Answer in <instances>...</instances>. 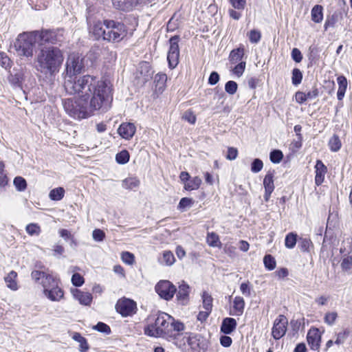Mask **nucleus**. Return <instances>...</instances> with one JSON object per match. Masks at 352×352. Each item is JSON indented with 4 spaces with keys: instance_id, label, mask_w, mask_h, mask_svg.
<instances>
[{
    "instance_id": "nucleus-43",
    "label": "nucleus",
    "mask_w": 352,
    "mask_h": 352,
    "mask_svg": "<svg viewBox=\"0 0 352 352\" xmlns=\"http://www.w3.org/2000/svg\"><path fill=\"white\" fill-rule=\"evenodd\" d=\"M13 184L18 191H24L27 188L26 180L21 176L16 177Z\"/></svg>"
},
{
    "instance_id": "nucleus-11",
    "label": "nucleus",
    "mask_w": 352,
    "mask_h": 352,
    "mask_svg": "<svg viewBox=\"0 0 352 352\" xmlns=\"http://www.w3.org/2000/svg\"><path fill=\"white\" fill-rule=\"evenodd\" d=\"M155 290L161 298L169 301L173 299L177 288L170 281L162 280L156 284Z\"/></svg>"
},
{
    "instance_id": "nucleus-56",
    "label": "nucleus",
    "mask_w": 352,
    "mask_h": 352,
    "mask_svg": "<svg viewBox=\"0 0 352 352\" xmlns=\"http://www.w3.org/2000/svg\"><path fill=\"white\" fill-rule=\"evenodd\" d=\"M245 61H241L240 63H237V64L233 68L232 72L238 77L241 76L245 71Z\"/></svg>"
},
{
    "instance_id": "nucleus-64",
    "label": "nucleus",
    "mask_w": 352,
    "mask_h": 352,
    "mask_svg": "<svg viewBox=\"0 0 352 352\" xmlns=\"http://www.w3.org/2000/svg\"><path fill=\"white\" fill-rule=\"evenodd\" d=\"M232 343V338L228 335L224 334L220 337V344L223 347H229Z\"/></svg>"
},
{
    "instance_id": "nucleus-28",
    "label": "nucleus",
    "mask_w": 352,
    "mask_h": 352,
    "mask_svg": "<svg viewBox=\"0 0 352 352\" xmlns=\"http://www.w3.org/2000/svg\"><path fill=\"white\" fill-rule=\"evenodd\" d=\"M337 82L338 84V89L337 92V98L339 100H342L344 97L345 92L347 89L348 82L346 78L340 75L337 78Z\"/></svg>"
},
{
    "instance_id": "nucleus-61",
    "label": "nucleus",
    "mask_w": 352,
    "mask_h": 352,
    "mask_svg": "<svg viewBox=\"0 0 352 352\" xmlns=\"http://www.w3.org/2000/svg\"><path fill=\"white\" fill-rule=\"evenodd\" d=\"M341 267L343 270L347 271L352 267V256L344 257L341 262Z\"/></svg>"
},
{
    "instance_id": "nucleus-29",
    "label": "nucleus",
    "mask_w": 352,
    "mask_h": 352,
    "mask_svg": "<svg viewBox=\"0 0 352 352\" xmlns=\"http://www.w3.org/2000/svg\"><path fill=\"white\" fill-rule=\"evenodd\" d=\"M206 241L208 246L211 248H217L221 249L223 247L219 236L214 232H208Z\"/></svg>"
},
{
    "instance_id": "nucleus-30",
    "label": "nucleus",
    "mask_w": 352,
    "mask_h": 352,
    "mask_svg": "<svg viewBox=\"0 0 352 352\" xmlns=\"http://www.w3.org/2000/svg\"><path fill=\"white\" fill-rule=\"evenodd\" d=\"M202 184L201 178L198 176L191 177L186 184H184V188L187 191H192L198 190Z\"/></svg>"
},
{
    "instance_id": "nucleus-41",
    "label": "nucleus",
    "mask_w": 352,
    "mask_h": 352,
    "mask_svg": "<svg viewBox=\"0 0 352 352\" xmlns=\"http://www.w3.org/2000/svg\"><path fill=\"white\" fill-rule=\"evenodd\" d=\"M263 264L265 267L270 271L274 270L276 266V260L271 254H266L264 256Z\"/></svg>"
},
{
    "instance_id": "nucleus-46",
    "label": "nucleus",
    "mask_w": 352,
    "mask_h": 352,
    "mask_svg": "<svg viewBox=\"0 0 352 352\" xmlns=\"http://www.w3.org/2000/svg\"><path fill=\"white\" fill-rule=\"evenodd\" d=\"M0 65L6 69H10L12 65L10 58L3 52H0Z\"/></svg>"
},
{
    "instance_id": "nucleus-60",
    "label": "nucleus",
    "mask_w": 352,
    "mask_h": 352,
    "mask_svg": "<svg viewBox=\"0 0 352 352\" xmlns=\"http://www.w3.org/2000/svg\"><path fill=\"white\" fill-rule=\"evenodd\" d=\"M251 285L249 281L242 283L240 285V290L241 293L246 297L251 296Z\"/></svg>"
},
{
    "instance_id": "nucleus-2",
    "label": "nucleus",
    "mask_w": 352,
    "mask_h": 352,
    "mask_svg": "<svg viewBox=\"0 0 352 352\" xmlns=\"http://www.w3.org/2000/svg\"><path fill=\"white\" fill-rule=\"evenodd\" d=\"M184 329L183 322L165 312L157 311L147 317L144 333L150 337L163 338L174 342L178 333Z\"/></svg>"
},
{
    "instance_id": "nucleus-38",
    "label": "nucleus",
    "mask_w": 352,
    "mask_h": 352,
    "mask_svg": "<svg viewBox=\"0 0 352 352\" xmlns=\"http://www.w3.org/2000/svg\"><path fill=\"white\" fill-rule=\"evenodd\" d=\"M175 257L170 250H165L162 252V261L160 263L167 266H171L175 263Z\"/></svg>"
},
{
    "instance_id": "nucleus-17",
    "label": "nucleus",
    "mask_w": 352,
    "mask_h": 352,
    "mask_svg": "<svg viewBox=\"0 0 352 352\" xmlns=\"http://www.w3.org/2000/svg\"><path fill=\"white\" fill-rule=\"evenodd\" d=\"M234 9L228 10L229 16L234 19L239 20L242 14L241 11H243L246 6V0H228Z\"/></svg>"
},
{
    "instance_id": "nucleus-4",
    "label": "nucleus",
    "mask_w": 352,
    "mask_h": 352,
    "mask_svg": "<svg viewBox=\"0 0 352 352\" xmlns=\"http://www.w3.org/2000/svg\"><path fill=\"white\" fill-rule=\"evenodd\" d=\"M174 344L182 349L188 345L193 352H206L208 349V342L203 336L191 332L179 333Z\"/></svg>"
},
{
    "instance_id": "nucleus-34",
    "label": "nucleus",
    "mask_w": 352,
    "mask_h": 352,
    "mask_svg": "<svg viewBox=\"0 0 352 352\" xmlns=\"http://www.w3.org/2000/svg\"><path fill=\"white\" fill-rule=\"evenodd\" d=\"M298 239V236L296 232H290L285 236V246L287 249H293L296 246Z\"/></svg>"
},
{
    "instance_id": "nucleus-54",
    "label": "nucleus",
    "mask_w": 352,
    "mask_h": 352,
    "mask_svg": "<svg viewBox=\"0 0 352 352\" xmlns=\"http://www.w3.org/2000/svg\"><path fill=\"white\" fill-rule=\"evenodd\" d=\"M72 283L75 287H80L85 283L84 277L79 273H74L72 276Z\"/></svg>"
},
{
    "instance_id": "nucleus-36",
    "label": "nucleus",
    "mask_w": 352,
    "mask_h": 352,
    "mask_svg": "<svg viewBox=\"0 0 352 352\" xmlns=\"http://www.w3.org/2000/svg\"><path fill=\"white\" fill-rule=\"evenodd\" d=\"M328 146L332 152L338 151L342 147V142L337 134H334L329 140Z\"/></svg>"
},
{
    "instance_id": "nucleus-40",
    "label": "nucleus",
    "mask_w": 352,
    "mask_h": 352,
    "mask_svg": "<svg viewBox=\"0 0 352 352\" xmlns=\"http://www.w3.org/2000/svg\"><path fill=\"white\" fill-rule=\"evenodd\" d=\"M25 231L30 236H38L41 232V228L38 223H30L26 226Z\"/></svg>"
},
{
    "instance_id": "nucleus-33",
    "label": "nucleus",
    "mask_w": 352,
    "mask_h": 352,
    "mask_svg": "<svg viewBox=\"0 0 352 352\" xmlns=\"http://www.w3.org/2000/svg\"><path fill=\"white\" fill-rule=\"evenodd\" d=\"M298 248L302 252H310L314 248V244L309 238L300 237L298 239Z\"/></svg>"
},
{
    "instance_id": "nucleus-20",
    "label": "nucleus",
    "mask_w": 352,
    "mask_h": 352,
    "mask_svg": "<svg viewBox=\"0 0 352 352\" xmlns=\"http://www.w3.org/2000/svg\"><path fill=\"white\" fill-rule=\"evenodd\" d=\"M136 127L133 123L122 122L118 129V134L124 139L129 140L135 135Z\"/></svg>"
},
{
    "instance_id": "nucleus-12",
    "label": "nucleus",
    "mask_w": 352,
    "mask_h": 352,
    "mask_svg": "<svg viewBox=\"0 0 352 352\" xmlns=\"http://www.w3.org/2000/svg\"><path fill=\"white\" fill-rule=\"evenodd\" d=\"M288 320L283 314H280L274 321L272 328V336L275 340L283 338L287 329Z\"/></svg>"
},
{
    "instance_id": "nucleus-52",
    "label": "nucleus",
    "mask_w": 352,
    "mask_h": 352,
    "mask_svg": "<svg viewBox=\"0 0 352 352\" xmlns=\"http://www.w3.org/2000/svg\"><path fill=\"white\" fill-rule=\"evenodd\" d=\"M223 252L230 257H234L236 254V248L232 243H226L223 245Z\"/></svg>"
},
{
    "instance_id": "nucleus-35",
    "label": "nucleus",
    "mask_w": 352,
    "mask_h": 352,
    "mask_svg": "<svg viewBox=\"0 0 352 352\" xmlns=\"http://www.w3.org/2000/svg\"><path fill=\"white\" fill-rule=\"evenodd\" d=\"M201 299L203 309L212 312L213 307V298L212 296L207 292H204L201 295Z\"/></svg>"
},
{
    "instance_id": "nucleus-1",
    "label": "nucleus",
    "mask_w": 352,
    "mask_h": 352,
    "mask_svg": "<svg viewBox=\"0 0 352 352\" xmlns=\"http://www.w3.org/2000/svg\"><path fill=\"white\" fill-rule=\"evenodd\" d=\"M84 68L83 59L77 53H70L66 61L64 87L69 94L78 95L76 98L63 101L66 112L74 118L85 119L106 107L112 98L111 82L90 74L79 78L76 75Z\"/></svg>"
},
{
    "instance_id": "nucleus-24",
    "label": "nucleus",
    "mask_w": 352,
    "mask_h": 352,
    "mask_svg": "<svg viewBox=\"0 0 352 352\" xmlns=\"http://www.w3.org/2000/svg\"><path fill=\"white\" fill-rule=\"evenodd\" d=\"M245 56V47L244 45L240 44L239 46L233 49L229 54L228 60L231 64H236L243 61V58Z\"/></svg>"
},
{
    "instance_id": "nucleus-53",
    "label": "nucleus",
    "mask_w": 352,
    "mask_h": 352,
    "mask_svg": "<svg viewBox=\"0 0 352 352\" xmlns=\"http://www.w3.org/2000/svg\"><path fill=\"white\" fill-rule=\"evenodd\" d=\"M238 88V85L235 81L229 80L225 85V90L226 91L231 95L234 94Z\"/></svg>"
},
{
    "instance_id": "nucleus-15",
    "label": "nucleus",
    "mask_w": 352,
    "mask_h": 352,
    "mask_svg": "<svg viewBox=\"0 0 352 352\" xmlns=\"http://www.w3.org/2000/svg\"><path fill=\"white\" fill-rule=\"evenodd\" d=\"M114 8L120 11L130 12L141 3L142 0H111Z\"/></svg>"
},
{
    "instance_id": "nucleus-22",
    "label": "nucleus",
    "mask_w": 352,
    "mask_h": 352,
    "mask_svg": "<svg viewBox=\"0 0 352 352\" xmlns=\"http://www.w3.org/2000/svg\"><path fill=\"white\" fill-rule=\"evenodd\" d=\"M245 302L243 297L236 296L234 297L232 306L230 310V315L241 316L243 315L245 309Z\"/></svg>"
},
{
    "instance_id": "nucleus-21",
    "label": "nucleus",
    "mask_w": 352,
    "mask_h": 352,
    "mask_svg": "<svg viewBox=\"0 0 352 352\" xmlns=\"http://www.w3.org/2000/svg\"><path fill=\"white\" fill-rule=\"evenodd\" d=\"M72 294L74 298L78 300L80 304L89 306L93 300L92 294L89 292H83L77 288L72 289Z\"/></svg>"
},
{
    "instance_id": "nucleus-18",
    "label": "nucleus",
    "mask_w": 352,
    "mask_h": 352,
    "mask_svg": "<svg viewBox=\"0 0 352 352\" xmlns=\"http://www.w3.org/2000/svg\"><path fill=\"white\" fill-rule=\"evenodd\" d=\"M307 340L311 350H318L321 341V336L319 329L316 327H311L307 333Z\"/></svg>"
},
{
    "instance_id": "nucleus-9",
    "label": "nucleus",
    "mask_w": 352,
    "mask_h": 352,
    "mask_svg": "<svg viewBox=\"0 0 352 352\" xmlns=\"http://www.w3.org/2000/svg\"><path fill=\"white\" fill-rule=\"evenodd\" d=\"M179 41L180 36L179 35L173 36L168 40L169 47L167 53V60L170 69L175 68L179 62Z\"/></svg>"
},
{
    "instance_id": "nucleus-8",
    "label": "nucleus",
    "mask_w": 352,
    "mask_h": 352,
    "mask_svg": "<svg viewBox=\"0 0 352 352\" xmlns=\"http://www.w3.org/2000/svg\"><path fill=\"white\" fill-rule=\"evenodd\" d=\"M103 24L106 28V41L119 43L127 35V28L122 22L112 19H104L103 20Z\"/></svg>"
},
{
    "instance_id": "nucleus-44",
    "label": "nucleus",
    "mask_w": 352,
    "mask_h": 352,
    "mask_svg": "<svg viewBox=\"0 0 352 352\" xmlns=\"http://www.w3.org/2000/svg\"><path fill=\"white\" fill-rule=\"evenodd\" d=\"M249 41L252 43H258L261 39V32L258 30H251L248 33Z\"/></svg>"
},
{
    "instance_id": "nucleus-47",
    "label": "nucleus",
    "mask_w": 352,
    "mask_h": 352,
    "mask_svg": "<svg viewBox=\"0 0 352 352\" xmlns=\"http://www.w3.org/2000/svg\"><path fill=\"white\" fill-rule=\"evenodd\" d=\"M338 317L336 311H329L324 314V322L328 325H333Z\"/></svg>"
},
{
    "instance_id": "nucleus-7",
    "label": "nucleus",
    "mask_w": 352,
    "mask_h": 352,
    "mask_svg": "<svg viewBox=\"0 0 352 352\" xmlns=\"http://www.w3.org/2000/svg\"><path fill=\"white\" fill-rule=\"evenodd\" d=\"M36 43H38V40L35 31H31L20 34L16 40L14 47L19 55L32 57Z\"/></svg>"
},
{
    "instance_id": "nucleus-48",
    "label": "nucleus",
    "mask_w": 352,
    "mask_h": 352,
    "mask_svg": "<svg viewBox=\"0 0 352 352\" xmlns=\"http://www.w3.org/2000/svg\"><path fill=\"white\" fill-rule=\"evenodd\" d=\"M283 158V152L280 150H274L270 154V161L274 164H278Z\"/></svg>"
},
{
    "instance_id": "nucleus-16",
    "label": "nucleus",
    "mask_w": 352,
    "mask_h": 352,
    "mask_svg": "<svg viewBox=\"0 0 352 352\" xmlns=\"http://www.w3.org/2000/svg\"><path fill=\"white\" fill-rule=\"evenodd\" d=\"M274 170H269L265 175L263 179V186L265 188L264 199L268 201L270 199L271 195L274 190L275 186L274 183Z\"/></svg>"
},
{
    "instance_id": "nucleus-63",
    "label": "nucleus",
    "mask_w": 352,
    "mask_h": 352,
    "mask_svg": "<svg viewBox=\"0 0 352 352\" xmlns=\"http://www.w3.org/2000/svg\"><path fill=\"white\" fill-rule=\"evenodd\" d=\"M238 156V150L234 147H228L226 158L229 160H234Z\"/></svg>"
},
{
    "instance_id": "nucleus-37",
    "label": "nucleus",
    "mask_w": 352,
    "mask_h": 352,
    "mask_svg": "<svg viewBox=\"0 0 352 352\" xmlns=\"http://www.w3.org/2000/svg\"><path fill=\"white\" fill-rule=\"evenodd\" d=\"M58 234L60 236L64 239L65 241L69 240L71 245H77V241L75 239L74 235L72 234L69 230L67 229H60L58 230Z\"/></svg>"
},
{
    "instance_id": "nucleus-23",
    "label": "nucleus",
    "mask_w": 352,
    "mask_h": 352,
    "mask_svg": "<svg viewBox=\"0 0 352 352\" xmlns=\"http://www.w3.org/2000/svg\"><path fill=\"white\" fill-rule=\"evenodd\" d=\"M236 327V320L233 318L227 317L223 319L220 331L223 334L229 335L235 331Z\"/></svg>"
},
{
    "instance_id": "nucleus-59",
    "label": "nucleus",
    "mask_w": 352,
    "mask_h": 352,
    "mask_svg": "<svg viewBox=\"0 0 352 352\" xmlns=\"http://www.w3.org/2000/svg\"><path fill=\"white\" fill-rule=\"evenodd\" d=\"M263 168V161L260 159H255L251 164V170L253 173H258Z\"/></svg>"
},
{
    "instance_id": "nucleus-62",
    "label": "nucleus",
    "mask_w": 352,
    "mask_h": 352,
    "mask_svg": "<svg viewBox=\"0 0 352 352\" xmlns=\"http://www.w3.org/2000/svg\"><path fill=\"white\" fill-rule=\"evenodd\" d=\"M92 236L96 241H102L105 239V233L100 229H95Z\"/></svg>"
},
{
    "instance_id": "nucleus-25",
    "label": "nucleus",
    "mask_w": 352,
    "mask_h": 352,
    "mask_svg": "<svg viewBox=\"0 0 352 352\" xmlns=\"http://www.w3.org/2000/svg\"><path fill=\"white\" fill-rule=\"evenodd\" d=\"M167 76L164 73H158L154 77L155 92L162 94L166 87Z\"/></svg>"
},
{
    "instance_id": "nucleus-5",
    "label": "nucleus",
    "mask_w": 352,
    "mask_h": 352,
    "mask_svg": "<svg viewBox=\"0 0 352 352\" xmlns=\"http://www.w3.org/2000/svg\"><path fill=\"white\" fill-rule=\"evenodd\" d=\"M35 267L36 269L31 272L30 276L36 284L41 286L43 291L55 285V283L60 280L52 270L41 263H36Z\"/></svg>"
},
{
    "instance_id": "nucleus-6",
    "label": "nucleus",
    "mask_w": 352,
    "mask_h": 352,
    "mask_svg": "<svg viewBox=\"0 0 352 352\" xmlns=\"http://www.w3.org/2000/svg\"><path fill=\"white\" fill-rule=\"evenodd\" d=\"M40 46L46 45H59L65 40L64 30L62 28H42L39 30H34Z\"/></svg>"
},
{
    "instance_id": "nucleus-19",
    "label": "nucleus",
    "mask_w": 352,
    "mask_h": 352,
    "mask_svg": "<svg viewBox=\"0 0 352 352\" xmlns=\"http://www.w3.org/2000/svg\"><path fill=\"white\" fill-rule=\"evenodd\" d=\"M315 169V184L317 186L322 185L324 181L325 175L327 173V167L320 160H317L314 166Z\"/></svg>"
},
{
    "instance_id": "nucleus-3",
    "label": "nucleus",
    "mask_w": 352,
    "mask_h": 352,
    "mask_svg": "<svg viewBox=\"0 0 352 352\" xmlns=\"http://www.w3.org/2000/svg\"><path fill=\"white\" fill-rule=\"evenodd\" d=\"M63 60L62 50L55 46L41 47L36 58L37 69L41 72L50 74L59 72Z\"/></svg>"
},
{
    "instance_id": "nucleus-50",
    "label": "nucleus",
    "mask_w": 352,
    "mask_h": 352,
    "mask_svg": "<svg viewBox=\"0 0 352 352\" xmlns=\"http://www.w3.org/2000/svg\"><path fill=\"white\" fill-rule=\"evenodd\" d=\"M302 80V74L301 71L298 68H294L292 70V81L294 85H299Z\"/></svg>"
},
{
    "instance_id": "nucleus-58",
    "label": "nucleus",
    "mask_w": 352,
    "mask_h": 352,
    "mask_svg": "<svg viewBox=\"0 0 352 352\" xmlns=\"http://www.w3.org/2000/svg\"><path fill=\"white\" fill-rule=\"evenodd\" d=\"M122 261L128 265H132L135 262L134 255L129 252H123L121 255Z\"/></svg>"
},
{
    "instance_id": "nucleus-26",
    "label": "nucleus",
    "mask_w": 352,
    "mask_h": 352,
    "mask_svg": "<svg viewBox=\"0 0 352 352\" xmlns=\"http://www.w3.org/2000/svg\"><path fill=\"white\" fill-rule=\"evenodd\" d=\"M91 33L96 40L102 39L106 41V28L103 24V21H98L96 22L91 28Z\"/></svg>"
},
{
    "instance_id": "nucleus-27",
    "label": "nucleus",
    "mask_w": 352,
    "mask_h": 352,
    "mask_svg": "<svg viewBox=\"0 0 352 352\" xmlns=\"http://www.w3.org/2000/svg\"><path fill=\"white\" fill-rule=\"evenodd\" d=\"M18 274L14 270L10 271L4 278L6 286L12 291H16L19 289Z\"/></svg>"
},
{
    "instance_id": "nucleus-57",
    "label": "nucleus",
    "mask_w": 352,
    "mask_h": 352,
    "mask_svg": "<svg viewBox=\"0 0 352 352\" xmlns=\"http://www.w3.org/2000/svg\"><path fill=\"white\" fill-rule=\"evenodd\" d=\"M94 329L106 334H110L111 332L110 327L102 322H98Z\"/></svg>"
},
{
    "instance_id": "nucleus-45",
    "label": "nucleus",
    "mask_w": 352,
    "mask_h": 352,
    "mask_svg": "<svg viewBox=\"0 0 352 352\" xmlns=\"http://www.w3.org/2000/svg\"><path fill=\"white\" fill-rule=\"evenodd\" d=\"M350 334L351 330L349 329H344L342 331L337 334V338L334 343L338 345L343 344Z\"/></svg>"
},
{
    "instance_id": "nucleus-10",
    "label": "nucleus",
    "mask_w": 352,
    "mask_h": 352,
    "mask_svg": "<svg viewBox=\"0 0 352 352\" xmlns=\"http://www.w3.org/2000/svg\"><path fill=\"white\" fill-rule=\"evenodd\" d=\"M115 309L122 317L132 316L138 311L136 302L126 297H122L117 300Z\"/></svg>"
},
{
    "instance_id": "nucleus-13",
    "label": "nucleus",
    "mask_w": 352,
    "mask_h": 352,
    "mask_svg": "<svg viewBox=\"0 0 352 352\" xmlns=\"http://www.w3.org/2000/svg\"><path fill=\"white\" fill-rule=\"evenodd\" d=\"M64 291L60 287V280L55 285L43 290V294L51 301H60L64 298Z\"/></svg>"
},
{
    "instance_id": "nucleus-39",
    "label": "nucleus",
    "mask_w": 352,
    "mask_h": 352,
    "mask_svg": "<svg viewBox=\"0 0 352 352\" xmlns=\"http://www.w3.org/2000/svg\"><path fill=\"white\" fill-rule=\"evenodd\" d=\"M65 192L63 187L55 188L50 192L49 197L51 200L60 201L64 197Z\"/></svg>"
},
{
    "instance_id": "nucleus-31",
    "label": "nucleus",
    "mask_w": 352,
    "mask_h": 352,
    "mask_svg": "<svg viewBox=\"0 0 352 352\" xmlns=\"http://www.w3.org/2000/svg\"><path fill=\"white\" fill-rule=\"evenodd\" d=\"M311 17L314 23H321L323 20V7L320 5L314 6L311 11Z\"/></svg>"
},
{
    "instance_id": "nucleus-14",
    "label": "nucleus",
    "mask_w": 352,
    "mask_h": 352,
    "mask_svg": "<svg viewBox=\"0 0 352 352\" xmlns=\"http://www.w3.org/2000/svg\"><path fill=\"white\" fill-rule=\"evenodd\" d=\"M190 289L189 285L184 281L178 287V289L175 293L176 300L177 304L180 305H186L190 300Z\"/></svg>"
},
{
    "instance_id": "nucleus-42",
    "label": "nucleus",
    "mask_w": 352,
    "mask_h": 352,
    "mask_svg": "<svg viewBox=\"0 0 352 352\" xmlns=\"http://www.w3.org/2000/svg\"><path fill=\"white\" fill-rule=\"evenodd\" d=\"M130 159V155L127 150L124 149L116 155V160L120 164H126Z\"/></svg>"
},
{
    "instance_id": "nucleus-51",
    "label": "nucleus",
    "mask_w": 352,
    "mask_h": 352,
    "mask_svg": "<svg viewBox=\"0 0 352 352\" xmlns=\"http://www.w3.org/2000/svg\"><path fill=\"white\" fill-rule=\"evenodd\" d=\"M193 204L194 201L192 198L183 197L180 199L177 208L179 210H183L186 208L192 206Z\"/></svg>"
},
{
    "instance_id": "nucleus-32",
    "label": "nucleus",
    "mask_w": 352,
    "mask_h": 352,
    "mask_svg": "<svg viewBox=\"0 0 352 352\" xmlns=\"http://www.w3.org/2000/svg\"><path fill=\"white\" fill-rule=\"evenodd\" d=\"M140 179L137 177H129L122 181V187L127 190H132L139 187Z\"/></svg>"
},
{
    "instance_id": "nucleus-49",
    "label": "nucleus",
    "mask_w": 352,
    "mask_h": 352,
    "mask_svg": "<svg viewBox=\"0 0 352 352\" xmlns=\"http://www.w3.org/2000/svg\"><path fill=\"white\" fill-rule=\"evenodd\" d=\"M182 119L191 124H195L197 121V117L192 109L186 111L182 116Z\"/></svg>"
},
{
    "instance_id": "nucleus-55",
    "label": "nucleus",
    "mask_w": 352,
    "mask_h": 352,
    "mask_svg": "<svg viewBox=\"0 0 352 352\" xmlns=\"http://www.w3.org/2000/svg\"><path fill=\"white\" fill-rule=\"evenodd\" d=\"M337 21L338 16L336 14H332L330 16H327L324 24V30H327L329 28L334 27L337 23Z\"/></svg>"
}]
</instances>
